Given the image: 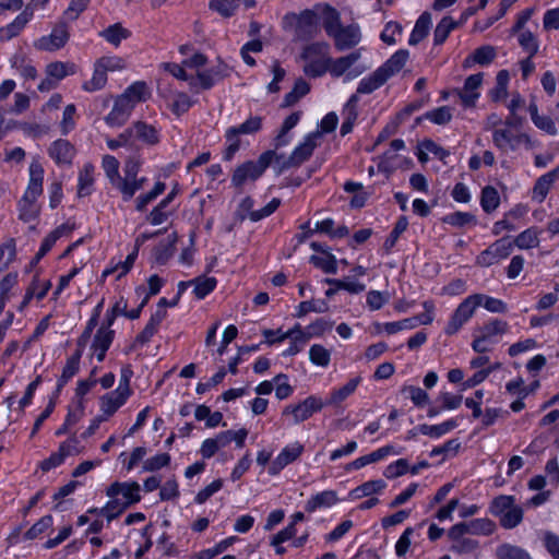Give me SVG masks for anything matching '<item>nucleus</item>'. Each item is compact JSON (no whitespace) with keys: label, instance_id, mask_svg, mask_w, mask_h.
Segmentation results:
<instances>
[{"label":"nucleus","instance_id":"obj_1","mask_svg":"<svg viewBox=\"0 0 559 559\" xmlns=\"http://www.w3.org/2000/svg\"><path fill=\"white\" fill-rule=\"evenodd\" d=\"M320 23L328 36L335 39L338 49L349 48V25L343 26L340 12L329 3H316L311 9H305L298 14L286 13L283 17L284 27L295 26L300 39H310L319 31Z\"/></svg>","mask_w":559,"mask_h":559},{"label":"nucleus","instance_id":"obj_2","mask_svg":"<svg viewBox=\"0 0 559 559\" xmlns=\"http://www.w3.org/2000/svg\"><path fill=\"white\" fill-rule=\"evenodd\" d=\"M521 119L516 117H510L500 129H495L492 133L493 145L503 153L510 151H516L520 147L531 150L534 147V141L531 136L519 131Z\"/></svg>","mask_w":559,"mask_h":559},{"label":"nucleus","instance_id":"obj_3","mask_svg":"<svg viewBox=\"0 0 559 559\" xmlns=\"http://www.w3.org/2000/svg\"><path fill=\"white\" fill-rule=\"evenodd\" d=\"M275 156V151L266 150L259 155L257 160L249 159L239 164L231 174V186L236 189H240L248 181L254 182L260 179L272 165Z\"/></svg>","mask_w":559,"mask_h":559},{"label":"nucleus","instance_id":"obj_4","mask_svg":"<svg viewBox=\"0 0 559 559\" xmlns=\"http://www.w3.org/2000/svg\"><path fill=\"white\" fill-rule=\"evenodd\" d=\"M330 52V45L325 41H314L301 51V59L306 61L304 72L309 78H321L328 70V55Z\"/></svg>","mask_w":559,"mask_h":559},{"label":"nucleus","instance_id":"obj_5","mask_svg":"<svg viewBox=\"0 0 559 559\" xmlns=\"http://www.w3.org/2000/svg\"><path fill=\"white\" fill-rule=\"evenodd\" d=\"M509 331L508 322L499 319H492L479 326L474 332L472 348L476 353H487L491 349L502 335Z\"/></svg>","mask_w":559,"mask_h":559},{"label":"nucleus","instance_id":"obj_6","mask_svg":"<svg viewBox=\"0 0 559 559\" xmlns=\"http://www.w3.org/2000/svg\"><path fill=\"white\" fill-rule=\"evenodd\" d=\"M491 513L499 518L504 528L518 526L523 519V510L515 504L512 496H499L491 503Z\"/></svg>","mask_w":559,"mask_h":559},{"label":"nucleus","instance_id":"obj_7","mask_svg":"<svg viewBox=\"0 0 559 559\" xmlns=\"http://www.w3.org/2000/svg\"><path fill=\"white\" fill-rule=\"evenodd\" d=\"M70 39L69 26L66 22L56 24L51 33L34 40V48L39 51L53 52L63 48Z\"/></svg>","mask_w":559,"mask_h":559},{"label":"nucleus","instance_id":"obj_8","mask_svg":"<svg viewBox=\"0 0 559 559\" xmlns=\"http://www.w3.org/2000/svg\"><path fill=\"white\" fill-rule=\"evenodd\" d=\"M324 407L323 400L317 395H309L297 404H289L283 409V415H293L294 424H300L319 413Z\"/></svg>","mask_w":559,"mask_h":559},{"label":"nucleus","instance_id":"obj_9","mask_svg":"<svg viewBox=\"0 0 559 559\" xmlns=\"http://www.w3.org/2000/svg\"><path fill=\"white\" fill-rule=\"evenodd\" d=\"M305 452V445L299 441L286 444L281 452L273 459L267 467L270 476H277L282 471L295 463Z\"/></svg>","mask_w":559,"mask_h":559},{"label":"nucleus","instance_id":"obj_10","mask_svg":"<svg viewBox=\"0 0 559 559\" xmlns=\"http://www.w3.org/2000/svg\"><path fill=\"white\" fill-rule=\"evenodd\" d=\"M476 309L477 308L474 304L472 295L467 296L452 313L444 329V333L447 335L456 334L462 329V326L466 324L469 321V319L474 316Z\"/></svg>","mask_w":559,"mask_h":559},{"label":"nucleus","instance_id":"obj_11","mask_svg":"<svg viewBox=\"0 0 559 559\" xmlns=\"http://www.w3.org/2000/svg\"><path fill=\"white\" fill-rule=\"evenodd\" d=\"M484 74L475 73L468 75L461 88L453 91L461 100L463 107H474L480 96V87L483 85Z\"/></svg>","mask_w":559,"mask_h":559},{"label":"nucleus","instance_id":"obj_12","mask_svg":"<svg viewBox=\"0 0 559 559\" xmlns=\"http://www.w3.org/2000/svg\"><path fill=\"white\" fill-rule=\"evenodd\" d=\"M134 108L135 106L122 93L115 98L111 110L105 117V122L109 127H122L128 121Z\"/></svg>","mask_w":559,"mask_h":559},{"label":"nucleus","instance_id":"obj_13","mask_svg":"<svg viewBox=\"0 0 559 559\" xmlns=\"http://www.w3.org/2000/svg\"><path fill=\"white\" fill-rule=\"evenodd\" d=\"M47 153L57 166H70L76 156V148L69 140L57 139L50 143Z\"/></svg>","mask_w":559,"mask_h":559},{"label":"nucleus","instance_id":"obj_14","mask_svg":"<svg viewBox=\"0 0 559 559\" xmlns=\"http://www.w3.org/2000/svg\"><path fill=\"white\" fill-rule=\"evenodd\" d=\"M35 9L36 4H26L22 12L17 14L11 23L0 28V39L11 40L12 38L19 36L27 23L33 20Z\"/></svg>","mask_w":559,"mask_h":559},{"label":"nucleus","instance_id":"obj_15","mask_svg":"<svg viewBox=\"0 0 559 559\" xmlns=\"http://www.w3.org/2000/svg\"><path fill=\"white\" fill-rule=\"evenodd\" d=\"M528 212V209L524 204H516L507 213L503 214L502 218L497 221L492 226V234L498 236L503 231H514L518 229L516 221L522 219Z\"/></svg>","mask_w":559,"mask_h":559},{"label":"nucleus","instance_id":"obj_16","mask_svg":"<svg viewBox=\"0 0 559 559\" xmlns=\"http://www.w3.org/2000/svg\"><path fill=\"white\" fill-rule=\"evenodd\" d=\"M28 171L29 179L27 187L23 193L24 201H27L28 199L37 200L43 193V182L45 174L43 166L37 162H33L29 165Z\"/></svg>","mask_w":559,"mask_h":559},{"label":"nucleus","instance_id":"obj_17","mask_svg":"<svg viewBox=\"0 0 559 559\" xmlns=\"http://www.w3.org/2000/svg\"><path fill=\"white\" fill-rule=\"evenodd\" d=\"M131 136L138 139L146 145L153 146L160 142V133L157 128L145 121L138 120L129 127Z\"/></svg>","mask_w":559,"mask_h":559},{"label":"nucleus","instance_id":"obj_18","mask_svg":"<svg viewBox=\"0 0 559 559\" xmlns=\"http://www.w3.org/2000/svg\"><path fill=\"white\" fill-rule=\"evenodd\" d=\"M129 397L130 395H127L126 393L116 389L100 396V409L105 417L107 418L114 416L116 412L127 403Z\"/></svg>","mask_w":559,"mask_h":559},{"label":"nucleus","instance_id":"obj_19","mask_svg":"<svg viewBox=\"0 0 559 559\" xmlns=\"http://www.w3.org/2000/svg\"><path fill=\"white\" fill-rule=\"evenodd\" d=\"M337 502V496L334 490H323L312 495L305 503V511L307 513H313L318 510H325Z\"/></svg>","mask_w":559,"mask_h":559},{"label":"nucleus","instance_id":"obj_20","mask_svg":"<svg viewBox=\"0 0 559 559\" xmlns=\"http://www.w3.org/2000/svg\"><path fill=\"white\" fill-rule=\"evenodd\" d=\"M95 166L92 163H85L78 175V198L90 197L94 192Z\"/></svg>","mask_w":559,"mask_h":559},{"label":"nucleus","instance_id":"obj_21","mask_svg":"<svg viewBox=\"0 0 559 559\" xmlns=\"http://www.w3.org/2000/svg\"><path fill=\"white\" fill-rule=\"evenodd\" d=\"M317 146L318 140L316 139V135L310 132L307 133L302 141L292 151V160H295V163L300 166L312 156Z\"/></svg>","mask_w":559,"mask_h":559},{"label":"nucleus","instance_id":"obj_22","mask_svg":"<svg viewBox=\"0 0 559 559\" xmlns=\"http://www.w3.org/2000/svg\"><path fill=\"white\" fill-rule=\"evenodd\" d=\"M496 55V49L492 46H481L464 59L462 67L467 70L473 68L475 64L488 66L493 61Z\"/></svg>","mask_w":559,"mask_h":559},{"label":"nucleus","instance_id":"obj_23","mask_svg":"<svg viewBox=\"0 0 559 559\" xmlns=\"http://www.w3.org/2000/svg\"><path fill=\"white\" fill-rule=\"evenodd\" d=\"M543 230L539 227L531 226L521 231L513 241V245L520 250L535 249L540 243Z\"/></svg>","mask_w":559,"mask_h":559},{"label":"nucleus","instance_id":"obj_24","mask_svg":"<svg viewBox=\"0 0 559 559\" xmlns=\"http://www.w3.org/2000/svg\"><path fill=\"white\" fill-rule=\"evenodd\" d=\"M558 169L551 170L543 176H540L537 181L534 185L533 191H532V199L538 203H542L549 190L551 189L554 182L558 178Z\"/></svg>","mask_w":559,"mask_h":559},{"label":"nucleus","instance_id":"obj_25","mask_svg":"<svg viewBox=\"0 0 559 559\" xmlns=\"http://www.w3.org/2000/svg\"><path fill=\"white\" fill-rule=\"evenodd\" d=\"M71 455L68 442H61L58 451L52 452L48 457L39 462L38 467L43 473H48L53 468L61 466L66 459Z\"/></svg>","mask_w":559,"mask_h":559},{"label":"nucleus","instance_id":"obj_26","mask_svg":"<svg viewBox=\"0 0 559 559\" xmlns=\"http://www.w3.org/2000/svg\"><path fill=\"white\" fill-rule=\"evenodd\" d=\"M218 281L214 276L199 275L192 278L193 295L195 299L203 300L217 287Z\"/></svg>","mask_w":559,"mask_h":559},{"label":"nucleus","instance_id":"obj_27","mask_svg":"<svg viewBox=\"0 0 559 559\" xmlns=\"http://www.w3.org/2000/svg\"><path fill=\"white\" fill-rule=\"evenodd\" d=\"M399 453L400 452L396 451L393 445H384L369 454L362 455V456L356 459L355 461H353L352 468L359 469L368 464L379 462L389 455L399 454Z\"/></svg>","mask_w":559,"mask_h":559},{"label":"nucleus","instance_id":"obj_28","mask_svg":"<svg viewBox=\"0 0 559 559\" xmlns=\"http://www.w3.org/2000/svg\"><path fill=\"white\" fill-rule=\"evenodd\" d=\"M132 33L123 27L121 23H114L98 33V36L115 47H119L121 41L131 37Z\"/></svg>","mask_w":559,"mask_h":559},{"label":"nucleus","instance_id":"obj_29","mask_svg":"<svg viewBox=\"0 0 559 559\" xmlns=\"http://www.w3.org/2000/svg\"><path fill=\"white\" fill-rule=\"evenodd\" d=\"M123 94L134 106L140 103H145L152 97V92L145 81H135L131 83L123 91Z\"/></svg>","mask_w":559,"mask_h":559},{"label":"nucleus","instance_id":"obj_30","mask_svg":"<svg viewBox=\"0 0 559 559\" xmlns=\"http://www.w3.org/2000/svg\"><path fill=\"white\" fill-rule=\"evenodd\" d=\"M119 167L120 163L114 155L106 154L103 156L102 168L109 183L117 190L118 186H120V182L123 180L119 173Z\"/></svg>","mask_w":559,"mask_h":559},{"label":"nucleus","instance_id":"obj_31","mask_svg":"<svg viewBox=\"0 0 559 559\" xmlns=\"http://www.w3.org/2000/svg\"><path fill=\"white\" fill-rule=\"evenodd\" d=\"M334 226V219L326 217L314 223L313 231H317V234L326 235L332 239L342 238L349 234V229L345 225L338 226L336 228Z\"/></svg>","mask_w":559,"mask_h":559},{"label":"nucleus","instance_id":"obj_32","mask_svg":"<svg viewBox=\"0 0 559 559\" xmlns=\"http://www.w3.org/2000/svg\"><path fill=\"white\" fill-rule=\"evenodd\" d=\"M76 73V64L73 62L53 61L46 66V74L56 83L69 75Z\"/></svg>","mask_w":559,"mask_h":559},{"label":"nucleus","instance_id":"obj_33","mask_svg":"<svg viewBox=\"0 0 559 559\" xmlns=\"http://www.w3.org/2000/svg\"><path fill=\"white\" fill-rule=\"evenodd\" d=\"M288 331H295L292 336L287 338L290 340L289 346L282 352L283 357H292L301 352L304 345L308 342V337L304 333V329L299 323H296Z\"/></svg>","mask_w":559,"mask_h":559},{"label":"nucleus","instance_id":"obj_34","mask_svg":"<svg viewBox=\"0 0 559 559\" xmlns=\"http://www.w3.org/2000/svg\"><path fill=\"white\" fill-rule=\"evenodd\" d=\"M431 24V14L429 12H424L415 23V26L408 38V44L415 46L420 43L427 36Z\"/></svg>","mask_w":559,"mask_h":559},{"label":"nucleus","instance_id":"obj_35","mask_svg":"<svg viewBox=\"0 0 559 559\" xmlns=\"http://www.w3.org/2000/svg\"><path fill=\"white\" fill-rule=\"evenodd\" d=\"M238 130L233 126L225 131L226 146L223 151V160L231 162L241 147L240 136Z\"/></svg>","mask_w":559,"mask_h":559},{"label":"nucleus","instance_id":"obj_36","mask_svg":"<svg viewBox=\"0 0 559 559\" xmlns=\"http://www.w3.org/2000/svg\"><path fill=\"white\" fill-rule=\"evenodd\" d=\"M405 143L401 139H395L391 142L390 150L379 157L378 169L383 173H391L395 165L396 152L403 150Z\"/></svg>","mask_w":559,"mask_h":559},{"label":"nucleus","instance_id":"obj_37","mask_svg":"<svg viewBox=\"0 0 559 559\" xmlns=\"http://www.w3.org/2000/svg\"><path fill=\"white\" fill-rule=\"evenodd\" d=\"M408 51L401 49L396 51L379 70L385 75L388 80L391 75L397 73L403 69L408 60Z\"/></svg>","mask_w":559,"mask_h":559},{"label":"nucleus","instance_id":"obj_38","mask_svg":"<svg viewBox=\"0 0 559 559\" xmlns=\"http://www.w3.org/2000/svg\"><path fill=\"white\" fill-rule=\"evenodd\" d=\"M418 325L416 318H406L400 321L376 324L377 333L395 334L403 330H413Z\"/></svg>","mask_w":559,"mask_h":559},{"label":"nucleus","instance_id":"obj_39","mask_svg":"<svg viewBox=\"0 0 559 559\" xmlns=\"http://www.w3.org/2000/svg\"><path fill=\"white\" fill-rule=\"evenodd\" d=\"M240 0H210L209 9L223 19L233 17L240 8Z\"/></svg>","mask_w":559,"mask_h":559},{"label":"nucleus","instance_id":"obj_40","mask_svg":"<svg viewBox=\"0 0 559 559\" xmlns=\"http://www.w3.org/2000/svg\"><path fill=\"white\" fill-rule=\"evenodd\" d=\"M509 82H510L509 71L500 70L496 75V85L489 92V96L493 102H502L507 98Z\"/></svg>","mask_w":559,"mask_h":559},{"label":"nucleus","instance_id":"obj_41","mask_svg":"<svg viewBox=\"0 0 559 559\" xmlns=\"http://www.w3.org/2000/svg\"><path fill=\"white\" fill-rule=\"evenodd\" d=\"M53 525V518L51 514H46L36 521L23 535L22 540H34L40 535L50 530Z\"/></svg>","mask_w":559,"mask_h":559},{"label":"nucleus","instance_id":"obj_42","mask_svg":"<svg viewBox=\"0 0 559 559\" xmlns=\"http://www.w3.org/2000/svg\"><path fill=\"white\" fill-rule=\"evenodd\" d=\"M476 308L484 307L489 312L503 313L507 311V305L497 298L484 294L472 295Z\"/></svg>","mask_w":559,"mask_h":559},{"label":"nucleus","instance_id":"obj_43","mask_svg":"<svg viewBox=\"0 0 559 559\" xmlns=\"http://www.w3.org/2000/svg\"><path fill=\"white\" fill-rule=\"evenodd\" d=\"M309 262L326 274H335L337 272V260L330 251L324 254H312Z\"/></svg>","mask_w":559,"mask_h":559},{"label":"nucleus","instance_id":"obj_44","mask_svg":"<svg viewBox=\"0 0 559 559\" xmlns=\"http://www.w3.org/2000/svg\"><path fill=\"white\" fill-rule=\"evenodd\" d=\"M429 154L435 155L440 160H444L450 155V152L431 140H425L419 145V160L423 163L427 162Z\"/></svg>","mask_w":559,"mask_h":559},{"label":"nucleus","instance_id":"obj_45","mask_svg":"<svg viewBox=\"0 0 559 559\" xmlns=\"http://www.w3.org/2000/svg\"><path fill=\"white\" fill-rule=\"evenodd\" d=\"M456 426L457 421L455 419H449L438 425H420L418 429L421 435L429 436L431 438H440L456 428Z\"/></svg>","mask_w":559,"mask_h":559},{"label":"nucleus","instance_id":"obj_46","mask_svg":"<svg viewBox=\"0 0 559 559\" xmlns=\"http://www.w3.org/2000/svg\"><path fill=\"white\" fill-rule=\"evenodd\" d=\"M36 201L28 199L24 201V195L17 202L19 219L24 223H31L39 217V209L36 206Z\"/></svg>","mask_w":559,"mask_h":559},{"label":"nucleus","instance_id":"obj_47","mask_svg":"<svg viewBox=\"0 0 559 559\" xmlns=\"http://www.w3.org/2000/svg\"><path fill=\"white\" fill-rule=\"evenodd\" d=\"M146 181L145 177H135L134 179H123L118 186V191L121 193L122 200L129 202L133 199L135 193L143 188Z\"/></svg>","mask_w":559,"mask_h":559},{"label":"nucleus","instance_id":"obj_48","mask_svg":"<svg viewBox=\"0 0 559 559\" xmlns=\"http://www.w3.org/2000/svg\"><path fill=\"white\" fill-rule=\"evenodd\" d=\"M349 396V381L343 384L338 390H334L330 393V396L323 401L324 407H333L335 415H341L342 403Z\"/></svg>","mask_w":559,"mask_h":559},{"label":"nucleus","instance_id":"obj_49","mask_svg":"<svg viewBox=\"0 0 559 559\" xmlns=\"http://www.w3.org/2000/svg\"><path fill=\"white\" fill-rule=\"evenodd\" d=\"M480 205L486 213L496 211L500 205V194L492 186H486L481 190Z\"/></svg>","mask_w":559,"mask_h":559},{"label":"nucleus","instance_id":"obj_50","mask_svg":"<svg viewBox=\"0 0 559 559\" xmlns=\"http://www.w3.org/2000/svg\"><path fill=\"white\" fill-rule=\"evenodd\" d=\"M108 81L107 74L94 63L93 74L88 81L83 82L82 90L84 92L94 93L103 90Z\"/></svg>","mask_w":559,"mask_h":559},{"label":"nucleus","instance_id":"obj_51","mask_svg":"<svg viewBox=\"0 0 559 559\" xmlns=\"http://www.w3.org/2000/svg\"><path fill=\"white\" fill-rule=\"evenodd\" d=\"M329 309L328 302L324 299H311L299 302L296 307L294 317L302 318L309 312H325Z\"/></svg>","mask_w":559,"mask_h":559},{"label":"nucleus","instance_id":"obj_52","mask_svg":"<svg viewBox=\"0 0 559 559\" xmlns=\"http://www.w3.org/2000/svg\"><path fill=\"white\" fill-rule=\"evenodd\" d=\"M338 124V117L336 112L330 111L318 123L317 130L311 131L310 133L316 135V139L319 140L322 135L330 134L336 130Z\"/></svg>","mask_w":559,"mask_h":559},{"label":"nucleus","instance_id":"obj_53","mask_svg":"<svg viewBox=\"0 0 559 559\" xmlns=\"http://www.w3.org/2000/svg\"><path fill=\"white\" fill-rule=\"evenodd\" d=\"M386 81L385 75L378 69L373 74L364 78L357 87L358 94H368L380 87Z\"/></svg>","mask_w":559,"mask_h":559},{"label":"nucleus","instance_id":"obj_54","mask_svg":"<svg viewBox=\"0 0 559 559\" xmlns=\"http://www.w3.org/2000/svg\"><path fill=\"white\" fill-rule=\"evenodd\" d=\"M452 117H453V109L449 106H441V107L431 109L424 115V118L426 120H429L430 122L438 124V126H444V124L449 123L452 120Z\"/></svg>","mask_w":559,"mask_h":559},{"label":"nucleus","instance_id":"obj_55","mask_svg":"<svg viewBox=\"0 0 559 559\" xmlns=\"http://www.w3.org/2000/svg\"><path fill=\"white\" fill-rule=\"evenodd\" d=\"M114 340H115V331L105 325H100L94 335L91 347L92 348L109 349Z\"/></svg>","mask_w":559,"mask_h":559},{"label":"nucleus","instance_id":"obj_56","mask_svg":"<svg viewBox=\"0 0 559 559\" xmlns=\"http://www.w3.org/2000/svg\"><path fill=\"white\" fill-rule=\"evenodd\" d=\"M76 114V107L74 104H69L64 107L62 119L59 123V131L61 135L67 136L69 133H71L75 127L76 122L74 119V116Z\"/></svg>","mask_w":559,"mask_h":559},{"label":"nucleus","instance_id":"obj_57","mask_svg":"<svg viewBox=\"0 0 559 559\" xmlns=\"http://www.w3.org/2000/svg\"><path fill=\"white\" fill-rule=\"evenodd\" d=\"M456 27V23L450 16H444L436 26L433 41L441 45L445 41L450 33Z\"/></svg>","mask_w":559,"mask_h":559},{"label":"nucleus","instance_id":"obj_58","mask_svg":"<svg viewBox=\"0 0 559 559\" xmlns=\"http://www.w3.org/2000/svg\"><path fill=\"white\" fill-rule=\"evenodd\" d=\"M443 222L453 227H464L467 225H476L475 215L468 212H453L443 217Z\"/></svg>","mask_w":559,"mask_h":559},{"label":"nucleus","instance_id":"obj_59","mask_svg":"<svg viewBox=\"0 0 559 559\" xmlns=\"http://www.w3.org/2000/svg\"><path fill=\"white\" fill-rule=\"evenodd\" d=\"M127 508L128 503H124L119 499H110L99 510V513L107 519L108 523H110L117 519Z\"/></svg>","mask_w":559,"mask_h":559},{"label":"nucleus","instance_id":"obj_60","mask_svg":"<svg viewBox=\"0 0 559 559\" xmlns=\"http://www.w3.org/2000/svg\"><path fill=\"white\" fill-rule=\"evenodd\" d=\"M128 306V301L123 296H120L119 299L114 304V306L108 309L105 313L104 321L102 325L110 328L114 325L116 319L120 316L124 317L126 307Z\"/></svg>","mask_w":559,"mask_h":559},{"label":"nucleus","instance_id":"obj_61","mask_svg":"<svg viewBox=\"0 0 559 559\" xmlns=\"http://www.w3.org/2000/svg\"><path fill=\"white\" fill-rule=\"evenodd\" d=\"M83 356L82 348H75V350L67 358L66 365L62 368L61 374L66 376L70 380L79 373L81 359Z\"/></svg>","mask_w":559,"mask_h":559},{"label":"nucleus","instance_id":"obj_62","mask_svg":"<svg viewBox=\"0 0 559 559\" xmlns=\"http://www.w3.org/2000/svg\"><path fill=\"white\" fill-rule=\"evenodd\" d=\"M176 250L166 246L164 241H159L152 249V262L158 266L166 265L169 260L173 258Z\"/></svg>","mask_w":559,"mask_h":559},{"label":"nucleus","instance_id":"obj_63","mask_svg":"<svg viewBox=\"0 0 559 559\" xmlns=\"http://www.w3.org/2000/svg\"><path fill=\"white\" fill-rule=\"evenodd\" d=\"M194 105L195 100H193L186 92H178L175 95L171 111L176 116H181L187 114Z\"/></svg>","mask_w":559,"mask_h":559},{"label":"nucleus","instance_id":"obj_64","mask_svg":"<svg viewBox=\"0 0 559 559\" xmlns=\"http://www.w3.org/2000/svg\"><path fill=\"white\" fill-rule=\"evenodd\" d=\"M309 360L318 367H326L331 360L330 352L320 344H313L309 349Z\"/></svg>","mask_w":559,"mask_h":559}]
</instances>
